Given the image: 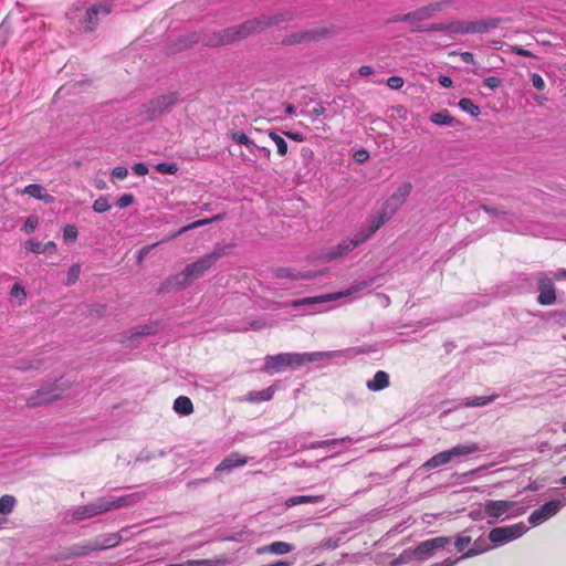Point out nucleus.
Instances as JSON below:
<instances>
[{
    "label": "nucleus",
    "mask_w": 566,
    "mask_h": 566,
    "mask_svg": "<svg viewBox=\"0 0 566 566\" xmlns=\"http://www.w3.org/2000/svg\"><path fill=\"white\" fill-rule=\"evenodd\" d=\"M234 244L217 243L210 253L188 264L181 272L168 277L160 286V291L181 290L195 280L202 277L222 258L233 253Z\"/></svg>",
    "instance_id": "1"
},
{
    "label": "nucleus",
    "mask_w": 566,
    "mask_h": 566,
    "mask_svg": "<svg viewBox=\"0 0 566 566\" xmlns=\"http://www.w3.org/2000/svg\"><path fill=\"white\" fill-rule=\"evenodd\" d=\"M329 355L323 352L316 353H282L268 356L264 363V370L268 373H282L286 369H296L307 363L318 361Z\"/></svg>",
    "instance_id": "2"
},
{
    "label": "nucleus",
    "mask_w": 566,
    "mask_h": 566,
    "mask_svg": "<svg viewBox=\"0 0 566 566\" xmlns=\"http://www.w3.org/2000/svg\"><path fill=\"white\" fill-rule=\"evenodd\" d=\"M501 19L489 18L476 21H452L448 23L449 34L464 35L470 33H485L499 27Z\"/></svg>",
    "instance_id": "3"
},
{
    "label": "nucleus",
    "mask_w": 566,
    "mask_h": 566,
    "mask_svg": "<svg viewBox=\"0 0 566 566\" xmlns=\"http://www.w3.org/2000/svg\"><path fill=\"white\" fill-rule=\"evenodd\" d=\"M480 451V447L478 443L471 442L462 446H455L450 450H446L437 453L428 461L424 462L423 467L428 470L438 468L440 465L449 463L452 458L468 455L474 452Z\"/></svg>",
    "instance_id": "4"
},
{
    "label": "nucleus",
    "mask_w": 566,
    "mask_h": 566,
    "mask_svg": "<svg viewBox=\"0 0 566 566\" xmlns=\"http://www.w3.org/2000/svg\"><path fill=\"white\" fill-rule=\"evenodd\" d=\"M178 101L177 93H168L155 98H151L143 105L142 114L146 119H155L160 115L169 112Z\"/></svg>",
    "instance_id": "5"
},
{
    "label": "nucleus",
    "mask_w": 566,
    "mask_h": 566,
    "mask_svg": "<svg viewBox=\"0 0 566 566\" xmlns=\"http://www.w3.org/2000/svg\"><path fill=\"white\" fill-rule=\"evenodd\" d=\"M62 397L63 389L56 382H53L42 386L36 391L31 394L28 397L25 405L29 408H36L60 400Z\"/></svg>",
    "instance_id": "6"
},
{
    "label": "nucleus",
    "mask_w": 566,
    "mask_h": 566,
    "mask_svg": "<svg viewBox=\"0 0 566 566\" xmlns=\"http://www.w3.org/2000/svg\"><path fill=\"white\" fill-rule=\"evenodd\" d=\"M485 516L492 518H509L521 514L517 503L507 500H489L484 503Z\"/></svg>",
    "instance_id": "7"
},
{
    "label": "nucleus",
    "mask_w": 566,
    "mask_h": 566,
    "mask_svg": "<svg viewBox=\"0 0 566 566\" xmlns=\"http://www.w3.org/2000/svg\"><path fill=\"white\" fill-rule=\"evenodd\" d=\"M526 532V527L523 522L509 525V526H502V527H494L489 533V539L495 544L500 545L506 542L514 541L518 537H521Z\"/></svg>",
    "instance_id": "8"
},
{
    "label": "nucleus",
    "mask_w": 566,
    "mask_h": 566,
    "mask_svg": "<svg viewBox=\"0 0 566 566\" xmlns=\"http://www.w3.org/2000/svg\"><path fill=\"white\" fill-rule=\"evenodd\" d=\"M369 284H370V282L363 281L357 284L352 285L349 289L342 291V292H335V293L324 294V295H319V296L305 297V298L297 300L294 302V305L295 306L312 305V304L335 301L340 297L349 296L356 292H359V291L364 290L365 287H367Z\"/></svg>",
    "instance_id": "9"
},
{
    "label": "nucleus",
    "mask_w": 566,
    "mask_h": 566,
    "mask_svg": "<svg viewBox=\"0 0 566 566\" xmlns=\"http://www.w3.org/2000/svg\"><path fill=\"white\" fill-rule=\"evenodd\" d=\"M120 541H122V537L119 534H117V533L107 534L99 538H96L93 542H90L88 544H86L84 546L75 547L73 555L74 556H85V555H88L91 552L112 548V547L117 546L120 543Z\"/></svg>",
    "instance_id": "10"
},
{
    "label": "nucleus",
    "mask_w": 566,
    "mask_h": 566,
    "mask_svg": "<svg viewBox=\"0 0 566 566\" xmlns=\"http://www.w3.org/2000/svg\"><path fill=\"white\" fill-rule=\"evenodd\" d=\"M412 184L411 182H402L395 192L386 199V201L382 203V208H385L389 214L395 216L397 211L403 206V203L407 201L408 197L410 196L412 191Z\"/></svg>",
    "instance_id": "11"
},
{
    "label": "nucleus",
    "mask_w": 566,
    "mask_h": 566,
    "mask_svg": "<svg viewBox=\"0 0 566 566\" xmlns=\"http://www.w3.org/2000/svg\"><path fill=\"white\" fill-rule=\"evenodd\" d=\"M451 538L448 536H438L419 543L413 549V556L419 560H424L433 555L436 549L444 548Z\"/></svg>",
    "instance_id": "12"
},
{
    "label": "nucleus",
    "mask_w": 566,
    "mask_h": 566,
    "mask_svg": "<svg viewBox=\"0 0 566 566\" xmlns=\"http://www.w3.org/2000/svg\"><path fill=\"white\" fill-rule=\"evenodd\" d=\"M361 243H364V241L356 233V234H354V237L352 239L343 241V242L338 243L337 245L332 247L327 251H325L323 254V260L332 261V260L342 258Z\"/></svg>",
    "instance_id": "13"
},
{
    "label": "nucleus",
    "mask_w": 566,
    "mask_h": 566,
    "mask_svg": "<svg viewBox=\"0 0 566 566\" xmlns=\"http://www.w3.org/2000/svg\"><path fill=\"white\" fill-rule=\"evenodd\" d=\"M560 507L562 502L559 500H552L534 510L528 517V522L533 525H538L539 523L554 516L560 510Z\"/></svg>",
    "instance_id": "14"
},
{
    "label": "nucleus",
    "mask_w": 566,
    "mask_h": 566,
    "mask_svg": "<svg viewBox=\"0 0 566 566\" xmlns=\"http://www.w3.org/2000/svg\"><path fill=\"white\" fill-rule=\"evenodd\" d=\"M443 4L441 2L430 3L427 7H423L417 11L405 14L402 18L397 21H406L410 23H417L422 20H428L433 17L434 12L441 10Z\"/></svg>",
    "instance_id": "15"
},
{
    "label": "nucleus",
    "mask_w": 566,
    "mask_h": 566,
    "mask_svg": "<svg viewBox=\"0 0 566 566\" xmlns=\"http://www.w3.org/2000/svg\"><path fill=\"white\" fill-rule=\"evenodd\" d=\"M394 216L389 214V212L385 208H380V210L375 214L371 220L367 231L358 232L357 234L365 242L370 237H373L385 223H387Z\"/></svg>",
    "instance_id": "16"
},
{
    "label": "nucleus",
    "mask_w": 566,
    "mask_h": 566,
    "mask_svg": "<svg viewBox=\"0 0 566 566\" xmlns=\"http://www.w3.org/2000/svg\"><path fill=\"white\" fill-rule=\"evenodd\" d=\"M105 513L102 499L96 501L95 503L86 504L76 507L72 512V517L75 521H83L86 518L94 517L98 514Z\"/></svg>",
    "instance_id": "17"
},
{
    "label": "nucleus",
    "mask_w": 566,
    "mask_h": 566,
    "mask_svg": "<svg viewBox=\"0 0 566 566\" xmlns=\"http://www.w3.org/2000/svg\"><path fill=\"white\" fill-rule=\"evenodd\" d=\"M539 295L537 301L542 305H552L556 301L555 286L551 279L542 277L538 281Z\"/></svg>",
    "instance_id": "18"
},
{
    "label": "nucleus",
    "mask_w": 566,
    "mask_h": 566,
    "mask_svg": "<svg viewBox=\"0 0 566 566\" xmlns=\"http://www.w3.org/2000/svg\"><path fill=\"white\" fill-rule=\"evenodd\" d=\"M248 29L244 23L221 30V45H230L245 38Z\"/></svg>",
    "instance_id": "19"
},
{
    "label": "nucleus",
    "mask_w": 566,
    "mask_h": 566,
    "mask_svg": "<svg viewBox=\"0 0 566 566\" xmlns=\"http://www.w3.org/2000/svg\"><path fill=\"white\" fill-rule=\"evenodd\" d=\"M102 13V14H109L111 13V8L108 6H105V4H94L92 6L91 8H88L86 10V14H85V19H84V24H85V29L88 30V31H94L98 24V20H97V15Z\"/></svg>",
    "instance_id": "20"
},
{
    "label": "nucleus",
    "mask_w": 566,
    "mask_h": 566,
    "mask_svg": "<svg viewBox=\"0 0 566 566\" xmlns=\"http://www.w3.org/2000/svg\"><path fill=\"white\" fill-rule=\"evenodd\" d=\"M139 500V496L137 494H127L119 497H104L102 499L104 511L109 512L114 509H120L124 506H129Z\"/></svg>",
    "instance_id": "21"
},
{
    "label": "nucleus",
    "mask_w": 566,
    "mask_h": 566,
    "mask_svg": "<svg viewBox=\"0 0 566 566\" xmlns=\"http://www.w3.org/2000/svg\"><path fill=\"white\" fill-rule=\"evenodd\" d=\"M247 463V458L241 457L238 453H232L226 459L222 460V462L216 468V473L219 475L223 471H229L237 467H242Z\"/></svg>",
    "instance_id": "22"
},
{
    "label": "nucleus",
    "mask_w": 566,
    "mask_h": 566,
    "mask_svg": "<svg viewBox=\"0 0 566 566\" xmlns=\"http://www.w3.org/2000/svg\"><path fill=\"white\" fill-rule=\"evenodd\" d=\"M389 386V376L384 370H378L371 380L367 382V388L371 391H379Z\"/></svg>",
    "instance_id": "23"
},
{
    "label": "nucleus",
    "mask_w": 566,
    "mask_h": 566,
    "mask_svg": "<svg viewBox=\"0 0 566 566\" xmlns=\"http://www.w3.org/2000/svg\"><path fill=\"white\" fill-rule=\"evenodd\" d=\"M25 249L30 252L40 254L43 252L54 253L56 250V244L54 241H49L45 244H42L39 241L30 239L25 242Z\"/></svg>",
    "instance_id": "24"
},
{
    "label": "nucleus",
    "mask_w": 566,
    "mask_h": 566,
    "mask_svg": "<svg viewBox=\"0 0 566 566\" xmlns=\"http://www.w3.org/2000/svg\"><path fill=\"white\" fill-rule=\"evenodd\" d=\"M293 551V546L285 542H273L270 545H266L262 548L258 549V553H272L275 555H284Z\"/></svg>",
    "instance_id": "25"
},
{
    "label": "nucleus",
    "mask_w": 566,
    "mask_h": 566,
    "mask_svg": "<svg viewBox=\"0 0 566 566\" xmlns=\"http://www.w3.org/2000/svg\"><path fill=\"white\" fill-rule=\"evenodd\" d=\"M174 410L179 415L189 416L193 412V403L190 398L179 396L174 401Z\"/></svg>",
    "instance_id": "26"
},
{
    "label": "nucleus",
    "mask_w": 566,
    "mask_h": 566,
    "mask_svg": "<svg viewBox=\"0 0 566 566\" xmlns=\"http://www.w3.org/2000/svg\"><path fill=\"white\" fill-rule=\"evenodd\" d=\"M275 273H276V276L280 279H289V280H294V281L308 280V279L314 277V275L312 273H300V272L295 273L290 268L277 269Z\"/></svg>",
    "instance_id": "27"
},
{
    "label": "nucleus",
    "mask_w": 566,
    "mask_h": 566,
    "mask_svg": "<svg viewBox=\"0 0 566 566\" xmlns=\"http://www.w3.org/2000/svg\"><path fill=\"white\" fill-rule=\"evenodd\" d=\"M324 500L323 495H298L286 500L285 505L292 507L305 503H318Z\"/></svg>",
    "instance_id": "28"
},
{
    "label": "nucleus",
    "mask_w": 566,
    "mask_h": 566,
    "mask_svg": "<svg viewBox=\"0 0 566 566\" xmlns=\"http://www.w3.org/2000/svg\"><path fill=\"white\" fill-rule=\"evenodd\" d=\"M268 143L258 144L254 138H250V153L264 159H270L271 148Z\"/></svg>",
    "instance_id": "29"
},
{
    "label": "nucleus",
    "mask_w": 566,
    "mask_h": 566,
    "mask_svg": "<svg viewBox=\"0 0 566 566\" xmlns=\"http://www.w3.org/2000/svg\"><path fill=\"white\" fill-rule=\"evenodd\" d=\"M219 217H214L212 219H201V220H197L186 227H182L181 229H179L178 231L174 232L171 235H169L167 239H164L161 240L160 242H165V241H168V240H171L174 238H177L178 235L191 230V229H196V228H199L201 226H205V224H208L210 223L211 221L213 220H218Z\"/></svg>",
    "instance_id": "30"
},
{
    "label": "nucleus",
    "mask_w": 566,
    "mask_h": 566,
    "mask_svg": "<svg viewBox=\"0 0 566 566\" xmlns=\"http://www.w3.org/2000/svg\"><path fill=\"white\" fill-rule=\"evenodd\" d=\"M266 136H268L269 143L275 144L277 154L281 157L286 156V154H287V143L285 142V139L283 137H281L280 135H277L276 133H274V132L268 133Z\"/></svg>",
    "instance_id": "31"
},
{
    "label": "nucleus",
    "mask_w": 566,
    "mask_h": 566,
    "mask_svg": "<svg viewBox=\"0 0 566 566\" xmlns=\"http://www.w3.org/2000/svg\"><path fill=\"white\" fill-rule=\"evenodd\" d=\"M480 552H481L480 549L474 548V547L473 548H469L464 554H462L461 556L457 557L455 559L447 558V559H444L441 563L433 564L432 566H454V565H457L462 559L476 556Z\"/></svg>",
    "instance_id": "32"
},
{
    "label": "nucleus",
    "mask_w": 566,
    "mask_h": 566,
    "mask_svg": "<svg viewBox=\"0 0 566 566\" xmlns=\"http://www.w3.org/2000/svg\"><path fill=\"white\" fill-rule=\"evenodd\" d=\"M275 388L268 387L266 389L250 392V402H261L270 400L274 395Z\"/></svg>",
    "instance_id": "33"
},
{
    "label": "nucleus",
    "mask_w": 566,
    "mask_h": 566,
    "mask_svg": "<svg viewBox=\"0 0 566 566\" xmlns=\"http://www.w3.org/2000/svg\"><path fill=\"white\" fill-rule=\"evenodd\" d=\"M459 107L470 114L471 116H479L481 113L480 107L470 98L463 97L459 101Z\"/></svg>",
    "instance_id": "34"
},
{
    "label": "nucleus",
    "mask_w": 566,
    "mask_h": 566,
    "mask_svg": "<svg viewBox=\"0 0 566 566\" xmlns=\"http://www.w3.org/2000/svg\"><path fill=\"white\" fill-rule=\"evenodd\" d=\"M15 503L17 501L13 495H2L0 497V513L3 515H9L10 513L13 512Z\"/></svg>",
    "instance_id": "35"
},
{
    "label": "nucleus",
    "mask_w": 566,
    "mask_h": 566,
    "mask_svg": "<svg viewBox=\"0 0 566 566\" xmlns=\"http://www.w3.org/2000/svg\"><path fill=\"white\" fill-rule=\"evenodd\" d=\"M430 120L436 125L451 126L453 124V117L448 111L434 113L430 116Z\"/></svg>",
    "instance_id": "36"
},
{
    "label": "nucleus",
    "mask_w": 566,
    "mask_h": 566,
    "mask_svg": "<svg viewBox=\"0 0 566 566\" xmlns=\"http://www.w3.org/2000/svg\"><path fill=\"white\" fill-rule=\"evenodd\" d=\"M201 42L206 46H210V48L222 46L221 45V30L203 34Z\"/></svg>",
    "instance_id": "37"
},
{
    "label": "nucleus",
    "mask_w": 566,
    "mask_h": 566,
    "mask_svg": "<svg viewBox=\"0 0 566 566\" xmlns=\"http://www.w3.org/2000/svg\"><path fill=\"white\" fill-rule=\"evenodd\" d=\"M499 396L497 395H490V396H482V397H474L470 398L464 402L465 407H482L490 402H493Z\"/></svg>",
    "instance_id": "38"
},
{
    "label": "nucleus",
    "mask_w": 566,
    "mask_h": 566,
    "mask_svg": "<svg viewBox=\"0 0 566 566\" xmlns=\"http://www.w3.org/2000/svg\"><path fill=\"white\" fill-rule=\"evenodd\" d=\"M44 191H45V189L41 185L31 184V185H28L22 190V193L28 195L35 199H40Z\"/></svg>",
    "instance_id": "39"
},
{
    "label": "nucleus",
    "mask_w": 566,
    "mask_h": 566,
    "mask_svg": "<svg viewBox=\"0 0 566 566\" xmlns=\"http://www.w3.org/2000/svg\"><path fill=\"white\" fill-rule=\"evenodd\" d=\"M275 23H277V19L274 17H270L266 21H261L260 19H254L253 21H250V32L260 31L264 27L275 24Z\"/></svg>",
    "instance_id": "40"
},
{
    "label": "nucleus",
    "mask_w": 566,
    "mask_h": 566,
    "mask_svg": "<svg viewBox=\"0 0 566 566\" xmlns=\"http://www.w3.org/2000/svg\"><path fill=\"white\" fill-rule=\"evenodd\" d=\"M155 169L164 175H175L178 171L176 163H160L155 166Z\"/></svg>",
    "instance_id": "41"
},
{
    "label": "nucleus",
    "mask_w": 566,
    "mask_h": 566,
    "mask_svg": "<svg viewBox=\"0 0 566 566\" xmlns=\"http://www.w3.org/2000/svg\"><path fill=\"white\" fill-rule=\"evenodd\" d=\"M93 210L97 213H103V212H106L111 209V205L108 202V199L107 197L105 196H101L98 197L94 203H93Z\"/></svg>",
    "instance_id": "42"
},
{
    "label": "nucleus",
    "mask_w": 566,
    "mask_h": 566,
    "mask_svg": "<svg viewBox=\"0 0 566 566\" xmlns=\"http://www.w3.org/2000/svg\"><path fill=\"white\" fill-rule=\"evenodd\" d=\"M166 566H214V562L210 559H189L180 564H169Z\"/></svg>",
    "instance_id": "43"
},
{
    "label": "nucleus",
    "mask_w": 566,
    "mask_h": 566,
    "mask_svg": "<svg viewBox=\"0 0 566 566\" xmlns=\"http://www.w3.org/2000/svg\"><path fill=\"white\" fill-rule=\"evenodd\" d=\"M81 266L73 264L67 272L66 285H73L80 277Z\"/></svg>",
    "instance_id": "44"
},
{
    "label": "nucleus",
    "mask_w": 566,
    "mask_h": 566,
    "mask_svg": "<svg viewBox=\"0 0 566 566\" xmlns=\"http://www.w3.org/2000/svg\"><path fill=\"white\" fill-rule=\"evenodd\" d=\"M472 542L470 536H458L454 546L458 552L464 551Z\"/></svg>",
    "instance_id": "45"
},
{
    "label": "nucleus",
    "mask_w": 566,
    "mask_h": 566,
    "mask_svg": "<svg viewBox=\"0 0 566 566\" xmlns=\"http://www.w3.org/2000/svg\"><path fill=\"white\" fill-rule=\"evenodd\" d=\"M134 200L135 197L132 193H125L117 199L116 206L123 209L130 206L134 202Z\"/></svg>",
    "instance_id": "46"
},
{
    "label": "nucleus",
    "mask_w": 566,
    "mask_h": 566,
    "mask_svg": "<svg viewBox=\"0 0 566 566\" xmlns=\"http://www.w3.org/2000/svg\"><path fill=\"white\" fill-rule=\"evenodd\" d=\"M78 231L75 226L66 224L63 229V235L65 240H75L77 238Z\"/></svg>",
    "instance_id": "47"
},
{
    "label": "nucleus",
    "mask_w": 566,
    "mask_h": 566,
    "mask_svg": "<svg viewBox=\"0 0 566 566\" xmlns=\"http://www.w3.org/2000/svg\"><path fill=\"white\" fill-rule=\"evenodd\" d=\"M127 175H128V169L123 166L115 167L111 172L112 178L118 179V180L125 179L127 177Z\"/></svg>",
    "instance_id": "48"
},
{
    "label": "nucleus",
    "mask_w": 566,
    "mask_h": 566,
    "mask_svg": "<svg viewBox=\"0 0 566 566\" xmlns=\"http://www.w3.org/2000/svg\"><path fill=\"white\" fill-rule=\"evenodd\" d=\"M387 85L391 90H399L403 86V80L400 76H390L387 80Z\"/></svg>",
    "instance_id": "49"
},
{
    "label": "nucleus",
    "mask_w": 566,
    "mask_h": 566,
    "mask_svg": "<svg viewBox=\"0 0 566 566\" xmlns=\"http://www.w3.org/2000/svg\"><path fill=\"white\" fill-rule=\"evenodd\" d=\"M36 226H38V218L34 216H31L27 219L23 230L27 233H32L35 230Z\"/></svg>",
    "instance_id": "50"
},
{
    "label": "nucleus",
    "mask_w": 566,
    "mask_h": 566,
    "mask_svg": "<svg viewBox=\"0 0 566 566\" xmlns=\"http://www.w3.org/2000/svg\"><path fill=\"white\" fill-rule=\"evenodd\" d=\"M160 242H156V243H153V244H149V245H145L143 247L139 252H138V255H137V261L138 263H140L145 256L153 250L155 249Z\"/></svg>",
    "instance_id": "51"
},
{
    "label": "nucleus",
    "mask_w": 566,
    "mask_h": 566,
    "mask_svg": "<svg viewBox=\"0 0 566 566\" xmlns=\"http://www.w3.org/2000/svg\"><path fill=\"white\" fill-rule=\"evenodd\" d=\"M231 138L241 145H248V135L243 132H232Z\"/></svg>",
    "instance_id": "52"
},
{
    "label": "nucleus",
    "mask_w": 566,
    "mask_h": 566,
    "mask_svg": "<svg viewBox=\"0 0 566 566\" xmlns=\"http://www.w3.org/2000/svg\"><path fill=\"white\" fill-rule=\"evenodd\" d=\"M532 84L533 86L538 90V91H543L545 88V81L543 80V77L539 75V74H536L534 73L532 75Z\"/></svg>",
    "instance_id": "53"
},
{
    "label": "nucleus",
    "mask_w": 566,
    "mask_h": 566,
    "mask_svg": "<svg viewBox=\"0 0 566 566\" xmlns=\"http://www.w3.org/2000/svg\"><path fill=\"white\" fill-rule=\"evenodd\" d=\"M483 85L491 90H495L501 85V80L495 76H490L484 78Z\"/></svg>",
    "instance_id": "54"
},
{
    "label": "nucleus",
    "mask_w": 566,
    "mask_h": 566,
    "mask_svg": "<svg viewBox=\"0 0 566 566\" xmlns=\"http://www.w3.org/2000/svg\"><path fill=\"white\" fill-rule=\"evenodd\" d=\"M134 174L137 176H145L148 174V167L143 163H136L132 166Z\"/></svg>",
    "instance_id": "55"
},
{
    "label": "nucleus",
    "mask_w": 566,
    "mask_h": 566,
    "mask_svg": "<svg viewBox=\"0 0 566 566\" xmlns=\"http://www.w3.org/2000/svg\"><path fill=\"white\" fill-rule=\"evenodd\" d=\"M10 294H11V296L21 298V300L25 298V296H27L24 289L22 286H20L19 284H14L12 286Z\"/></svg>",
    "instance_id": "56"
},
{
    "label": "nucleus",
    "mask_w": 566,
    "mask_h": 566,
    "mask_svg": "<svg viewBox=\"0 0 566 566\" xmlns=\"http://www.w3.org/2000/svg\"><path fill=\"white\" fill-rule=\"evenodd\" d=\"M512 51L521 56H525V57L534 56L531 51L522 49L521 46H517V45L512 46Z\"/></svg>",
    "instance_id": "57"
},
{
    "label": "nucleus",
    "mask_w": 566,
    "mask_h": 566,
    "mask_svg": "<svg viewBox=\"0 0 566 566\" xmlns=\"http://www.w3.org/2000/svg\"><path fill=\"white\" fill-rule=\"evenodd\" d=\"M447 27L448 23H433L430 25L429 30L449 33V29H447Z\"/></svg>",
    "instance_id": "58"
},
{
    "label": "nucleus",
    "mask_w": 566,
    "mask_h": 566,
    "mask_svg": "<svg viewBox=\"0 0 566 566\" xmlns=\"http://www.w3.org/2000/svg\"><path fill=\"white\" fill-rule=\"evenodd\" d=\"M460 57L462 62L467 64H473L474 63V55L471 52H462L460 53Z\"/></svg>",
    "instance_id": "59"
},
{
    "label": "nucleus",
    "mask_w": 566,
    "mask_h": 566,
    "mask_svg": "<svg viewBox=\"0 0 566 566\" xmlns=\"http://www.w3.org/2000/svg\"><path fill=\"white\" fill-rule=\"evenodd\" d=\"M324 113H325V107L321 104L314 106L311 111V115L313 117H319V116L324 115Z\"/></svg>",
    "instance_id": "60"
},
{
    "label": "nucleus",
    "mask_w": 566,
    "mask_h": 566,
    "mask_svg": "<svg viewBox=\"0 0 566 566\" xmlns=\"http://www.w3.org/2000/svg\"><path fill=\"white\" fill-rule=\"evenodd\" d=\"M374 72L373 67L369 66V65H361L359 69H358V73L361 75V76H368V75H371Z\"/></svg>",
    "instance_id": "61"
},
{
    "label": "nucleus",
    "mask_w": 566,
    "mask_h": 566,
    "mask_svg": "<svg viewBox=\"0 0 566 566\" xmlns=\"http://www.w3.org/2000/svg\"><path fill=\"white\" fill-rule=\"evenodd\" d=\"M438 81H439V84H440L441 86L447 87V88H448V87H451V86H452V83H453V82H452V80H451V77H449V76H443V75H442V76H440Z\"/></svg>",
    "instance_id": "62"
},
{
    "label": "nucleus",
    "mask_w": 566,
    "mask_h": 566,
    "mask_svg": "<svg viewBox=\"0 0 566 566\" xmlns=\"http://www.w3.org/2000/svg\"><path fill=\"white\" fill-rule=\"evenodd\" d=\"M301 156L304 159L311 160L313 158V151L310 147H302L301 148Z\"/></svg>",
    "instance_id": "63"
},
{
    "label": "nucleus",
    "mask_w": 566,
    "mask_h": 566,
    "mask_svg": "<svg viewBox=\"0 0 566 566\" xmlns=\"http://www.w3.org/2000/svg\"><path fill=\"white\" fill-rule=\"evenodd\" d=\"M285 135L296 142H303L304 136L301 133L286 132Z\"/></svg>",
    "instance_id": "64"
}]
</instances>
